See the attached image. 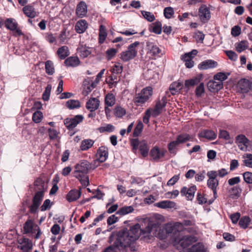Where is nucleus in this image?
<instances>
[{"label": "nucleus", "mask_w": 252, "mask_h": 252, "mask_svg": "<svg viewBox=\"0 0 252 252\" xmlns=\"http://www.w3.org/2000/svg\"><path fill=\"white\" fill-rule=\"evenodd\" d=\"M140 224H136L130 227L129 229H124L120 231L117 239L111 247V252H126V248L130 246L139 238V230Z\"/></svg>", "instance_id": "1"}, {"label": "nucleus", "mask_w": 252, "mask_h": 252, "mask_svg": "<svg viewBox=\"0 0 252 252\" xmlns=\"http://www.w3.org/2000/svg\"><path fill=\"white\" fill-rule=\"evenodd\" d=\"M97 166L98 164H94L93 162L90 163L87 160H81L75 166L73 176L80 182L83 186L86 187L89 184L88 172Z\"/></svg>", "instance_id": "2"}, {"label": "nucleus", "mask_w": 252, "mask_h": 252, "mask_svg": "<svg viewBox=\"0 0 252 252\" xmlns=\"http://www.w3.org/2000/svg\"><path fill=\"white\" fill-rule=\"evenodd\" d=\"M145 228H141L140 225L139 230V237L141 239L148 241L152 240L154 237H157L160 239H165L164 234H161L160 232H157L158 225L149 220H145L144 222Z\"/></svg>", "instance_id": "3"}, {"label": "nucleus", "mask_w": 252, "mask_h": 252, "mask_svg": "<svg viewBox=\"0 0 252 252\" xmlns=\"http://www.w3.org/2000/svg\"><path fill=\"white\" fill-rule=\"evenodd\" d=\"M153 94V89L147 87L143 89L133 99L134 103L137 106H140L148 101Z\"/></svg>", "instance_id": "4"}, {"label": "nucleus", "mask_w": 252, "mask_h": 252, "mask_svg": "<svg viewBox=\"0 0 252 252\" xmlns=\"http://www.w3.org/2000/svg\"><path fill=\"white\" fill-rule=\"evenodd\" d=\"M140 42L135 41L130 44L127 49L121 54V59L124 62H127L134 58L137 54V47Z\"/></svg>", "instance_id": "5"}, {"label": "nucleus", "mask_w": 252, "mask_h": 252, "mask_svg": "<svg viewBox=\"0 0 252 252\" xmlns=\"http://www.w3.org/2000/svg\"><path fill=\"white\" fill-rule=\"evenodd\" d=\"M131 145L132 147L133 152L139 148L141 155L143 158L146 157L149 154V147L145 141L139 142L138 139H134L131 141Z\"/></svg>", "instance_id": "6"}, {"label": "nucleus", "mask_w": 252, "mask_h": 252, "mask_svg": "<svg viewBox=\"0 0 252 252\" xmlns=\"http://www.w3.org/2000/svg\"><path fill=\"white\" fill-rule=\"evenodd\" d=\"M44 193L42 191H37L33 196L32 200V204L29 207L30 212L32 214H35L40 206L44 198Z\"/></svg>", "instance_id": "7"}, {"label": "nucleus", "mask_w": 252, "mask_h": 252, "mask_svg": "<svg viewBox=\"0 0 252 252\" xmlns=\"http://www.w3.org/2000/svg\"><path fill=\"white\" fill-rule=\"evenodd\" d=\"M207 175L209 179L207 180V186L213 192L215 199L217 197V188L219 185V181L216 179L215 172L208 171Z\"/></svg>", "instance_id": "8"}, {"label": "nucleus", "mask_w": 252, "mask_h": 252, "mask_svg": "<svg viewBox=\"0 0 252 252\" xmlns=\"http://www.w3.org/2000/svg\"><path fill=\"white\" fill-rule=\"evenodd\" d=\"M84 119L82 115H77L71 118H66L64 121V124L67 128L69 130L72 129L75 127L77 125L81 123Z\"/></svg>", "instance_id": "9"}, {"label": "nucleus", "mask_w": 252, "mask_h": 252, "mask_svg": "<svg viewBox=\"0 0 252 252\" xmlns=\"http://www.w3.org/2000/svg\"><path fill=\"white\" fill-rule=\"evenodd\" d=\"M4 26L7 29L15 32L19 36L23 34L22 31L18 28V24L14 18H7L4 21Z\"/></svg>", "instance_id": "10"}, {"label": "nucleus", "mask_w": 252, "mask_h": 252, "mask_svg": "<svg viewBox=\"0 0 252 252\" xmlns=\"http://www.w3.org/2000/svg\"><path fill=\"white\" fill-rule=\"evenodd\" d=\"M108 156V149L104 146L100 147L97 151L95 159L94 160V164L99 165V162H103L106 160Z\"/></svg>", "instance_id": "11"}, {"label": "nucleus", "mask_w": 252, "mask_h": 252, "mask_svg": "<svg viewBox=\"0 0 252 252\" xmlns=\"http://www.w3.org/2000/svg\"><path fill=\"white\" fill-rule=\"evenodd\" d=\"M166 153V150L160 149L157 146H155L151 150L150 155L153 160L159 161L165 156Z\"/></svg>", "instance_id": "12"}, {"label": "nucleus", "mask_w": 252, "mask_h": 252, "mask_svg": "<svg viewBox=\"0 0 252 252\" xmlns=\"http://www.w3.org/2000/svg\"><path fill=\"white\" fill-rule=\"evenodd\" d=\"M94 50V48L90 47L83 44H80L77 49V53L82 59H85L89 57V56L92 55Z\"/></svg>", "instance_id": "13"}, {"label": "nucleus", "mask_w": 252, "mask_h": 252, "mask_svg": "<svg viewBox=\"0 0 252 252\" xmlns=\"http://www.w3.org/2000/svg\"><path fill=\"white\" fill-rule=\"evenodd\" d=\"M197 54V51L193 50L192 51L185 53L184 55L182 56L181 59L185 62V65L187 68H191L194 65V62L192 59Z\"/></svg>", "instance_id": "14"}, {"label": "nucleus", "mask_w": 252, "mask_h": 252, "mask_svg": "<svg viewBox=\"0 0 252 252\" xmlns=\"http://www.w3.org/2000/svg\"><path fill=\"white\" fill-rule=\"evenodd\" d=\"M147 47V54L150 55L152 57H159L161 54V50L158 46L155 43L151 42L146 43Z\"/></svg>", "instance_id": "15"}, {"label": "nucleus", "mask_w": 252, "mask_h": 252, "mask_svg": "<svg viewBox=\"0 0 252 252\" xmlns=\"http://www.w3.org/2000/svg\"><path fill=\"white\" fill-rule=\"evenodd\" d=\"M235 142L241 150L248 151L249 140L244 135L240 134L237 136Z\"/></svg>", "instance_id": "16"}, {"label": "nucleus", "mask_w": 252, "mask_h": 252, "mask_svg": "<svg viewBox=\"0 0 252 252\" xmlns=\"http://www.w3.org/2000/svg\"><path fill=\"white\" fill-rule=\"evenodd\" d=\"M166 103V98L162 97L160 100L156 103L155 107L151 110L152 112V116L154 117L158 116L161 113L162 108L165 106Z\"/></svg>", "instance_id": "17"}, {"label": "nucleus", "mask_w": 252, "mask_h": 252, "mask_svg": "<svg viewBox=\"0 0 252 252\" xmlns=\"http://www.w3.org/2000/svg\"><path fill=\"white\" fill-rule=\"evenodd\" d=\"M196 190V187L192 186L189 189L187 187H183L181 190L182 195H185L189 200H191L194 198L195 192Z\"/></svg>", "instance_id": "18"}, {"label": "nucleus", "mask_w": 252, "mask_h": 252, "mask_svg": "<svg viewBox=\"0 0 252 252\" xmlns=\"http://www.w3.org/2000/svg\"><path fill=\"white\" fill-rule=\"evenodd\" d=\"M75 13L79 18L86 16L87 13V6L85 2L81 1L78 3L76 6Z\"/></svg>", "instance_id": "19"}, {"label": "nucleus", "mask_w": 252, "mask_h": 252, "mask_svg": "<svg viewBox=\"0 0 252 252\" xmlns=\"http://www.w3.org/2000/svg\"><path fill=\"white\" fill-rule=\"evenodd\" d=\"M196 241V239L194 237L191 236H185L179 240V245L183 249H185Z\"/></svg>", "instance_id": "20"}, {"label": "nucleus", "mask_w": 252, "mask_h": 252, "mask_svg": "<svg viewBox=\"0 0 252 252\" xmlns=\"http://www.w3.org/2000/svg\"><path fill=\"white\" fill-rule=\"evenodd\" d=\"M81 195V192L80 190L73 189L70 190L66 195V200L69 202H72L77 200Z\"/></svg>", "instance_id": "21"}, {"label": "nucleus", "mask_w": 252, "mask_h": 252, "mask_svg": "<svg viewBox=\"0 0 252 252\" xmlns=\"http://www.w3.org/2000/svg\"><path fill=\"white\" fill-rule=\"evenodd\" d=\"M99 105V100L94 97L91 98L86 103V108L90 111H94L98 109Z\"/></svg>", "instance_id": "22"}, {"label": "nucleus", "mask_w": 252, "mask_h": 252, "mask_svg": "<svg viewBox=\"0 0 252 252\" xmlns=\"http://www.w3.org/2000/svg\"><path fill=\"white\" fill-rule=\"evenodd\" d=\"M88 24L85 20L78 21L75 26V30L78 33H84L88 28Z\"/></svg>", "instance_id": "23"}, {"label": "nucleus", "mask_w": 252, "mask_h": 252, "mask_svg": "<svg viewBox=\"0 0 252 252\" xmlns=\"http://www.w3.org/2000/svg\"><path fill=\"white\" fill-rule=\"evenodd\" d=\"M242 189L238 186H234L228 190V197L233 199H238L241 195Z\"/></svg>", "instance_id": "24"}, {"label": "nucleus", "mask_w": 252, "mask_h": 252, "mask_svg": "<svg viewBox=\"0 0 252 252\" xmlns=\"http://www.w3.org/2000/svg\"><path fill=\"white\" fill-rule=\"evenodd\" d=\"M96 86V85L92 81L86 79L84 82L83 94L84 95H87Z\"/></svg>", "instance_id": "25"}, {"label": "nucleus", "mask_w": 252, "mask_h": 252, "mask_svg": "<svg viewBox=\"0 0 252 252\" xmlns=\"http://www.w3.org/2000/svg\"><path fill=\"white\" fill-rule=\"evenodd\" d=\"M199 15L202 21L208 20L211 17L208 8L205 5L201 6L199 9Z\"/></svg>", "instance_id": "26"}, {"label": "nucleus", "mask_w": 252, "mask_h": 252, "mask_svg": "<svg viewBox=\"0 0 252 252\" xmlns=\"http://www.w3.org/2000/svg\"><path fill=\"white\" fill-rule=\"evenodd\" d=\"M23 12L28 17L33 18L37 16V13L33 6L27 5L23 8Z\"/></svg>", "instance_id": "27"}, {"label": "nucleus", "mask_w": 252, "mask_h": 252, "mask_svg": "<svg viewBox=\"0 0 252 252\" xmlns=\"http://www.w3.org/2000/svg\"><path fill=\"white\" fill-rule=\"evenodd\" d=\"M208 88L211 92H218L222 88V83L220 81L210 80L208 83Z\"/></svg>", "instance_id": "28"}, {"label": "nucleus", "mask_w": 252, "mask_h": 252, "mask_svg": "<svg viewBox=\"0 0 252 252\" xmlns=\"http://www.w3.org/2000/svg\"><path fill=\"white\" fill-rule=\"evenodd\" d=\"M217 65V62L208 60L202 62L198 65V68L201 70H205L211 68H213Z\"/></svg>", "instance_id": "29"}, {"label": "nucleus", "mask_w": 252, "mask_h": 252, "mask_svg": "<svg viewBox=\"0 0 252 252\" xmlns=\"http://www.w3.org/2000/svg\"><path fill=\"white\" fill-rule=\"evenodd\" d=\"M198 136L200 137L205 138L209 140H213L217 137V134L211 130H202L199 133Z\"/></svg>", "instance_id": "30"}, {"label": "nucleus", "mask_w": 252, "mask_h": 252, "mask_svg": "<svg viewBox=\"0 0 252 252\" xmlns=\"http://www.w3.org/2000/svg\"><path fill=\"white\" fill-rule=\"evenodd\" d=\"M34 186L36 190L42 191L43 193L46 190L45 181L41 178H38L34 181Z\"/></svg>", "instance_id": "31"}, {"label": "nucleus", "mask_w": 252, "mask_h": 252, "mask_svg": "<svg viewBox=\"0 0 252 252\" xmlns=\"http://www.w3.org/2000/svg\"><path fill=\"white\" fill-rule=\"evenodd\" d=\"M250 82L245 79L240 80L238 83V87L243 93H247L250 90Z\"/></svg>", "instance_id": "32"}, {"label": "nucleus", "mask_w": 252, "mask_h": 252, "mask_svg": "<svg viewBox=\"0 0 252 252\" xmlns=\"http://www.w3.org/2000/svg\"><path fill=\"white\" fill-rule=\"evenodd\" d=\"M64 63L67 67H75L79 64L80 61L77 57H70L65 59Z\"/></svg>", "instance_id": "33"}, {"label": "nucleus", "mask_w": 252, "mask_h": 252, "mask_svg": "<svg viewBox=\"0 0 252 252\" xmlns=\"http://www.w3.org/2000/svg\"><path fill=\"white\" fill-rule=\"evenodd\" d=\"M156 206L162 209L172 208L175 207L176 203L171 201L164 200L157 203Z\"/></svg>", "instance_id": "34"}, {"label": "nucleus", "mask_w": 252, "mask_h": 252, "mask_svg": "<svg viewBox=\"0 0 252 252\" xmlns=\"http://www.w3.org/2000/svg\"><path fill=\"white\" fill-rule=\"evenodd\" d=\"M174 230V226L171 223H167L163 226L162 229H160L158 232H160L161 234H164L165 238L167 237V235L173 232Z\"/></svg>", "instance_id": "35"}, {"label": "nucleus", "mask_w": 252, "mask_h": 252, "mask_svg": "<svg viewBox=\"0 0 252 252\" xmlns=\"http://www.w3.org/2000/svg\"><path fill=\"white\" fill-rule=\"evenodd\" d=\"M94 141L90 139H84L82 141L80 149L81 151H87L94 145Z\"/></svg>", "instance_id": "36"}, {"label": "nucleus", "mask_w": 252, "mask_h": 252, "mask_svg": "<svg viewBox=\"0 0 252 252\" xmlns=\"http://www.w3.org/2000/svg\"><path fill=\"white\" fill-rule=\"evenodd\" d=\"M57 54L61 60L65 59L69 55L68 48L66 46L59 48L57 51Z\"/></svg>", "instance_id": "37"}, {"label": "nucleus", "mask_w": 252, "mask_h": 252, "mask_svg": "<svg viewBox=\"0 0 252 252\" xmlns=\"http://www.w3.org/2000/svg\"><path fill=\"white\" fill-rule=\"evenodd\" d=\"M201 78V75H199L191 79L186 80L185 84V87L189 88L190 87L194 86L200 82Z\"/></svg>", "instance_id": "38"}, {"label": "nucleus", "mask_w": 252, "mask_h": 252, "mask_svg": "<svg viewBox=\"0 0 252 252\" xmlns=\"http://www.w3.org/2000/svg\"><path fill=\"white\" fill-rule=\"evenodd\" d=\"M99 43L100 44L103 43L107 35V33L106 32V29L104 26L101 25L99 26Z\"/></svg>", "instance_id": "39"}, {"label": "nucleus", "mask_w": 252, "mask_h": 252, "mask_svg": "<svg viewBox=\"0 0 252 252\" xmlns=\"http://www.w3.org/2000/svg\"><path fill=\"white\" fill-rule=\"evenodd\" d=\"M183 87V84L180 82H173L170 86L169 89L172 94L179 92Z\"/></svg>", "instance_id": "40"}, {"label": "nucleus", "mask_w": 252, "mask_h": 252, "mask_svg": "<svg viewBox=\"0 0 252 252\" xmlns=\"http://www.w3.org/2000/svg\"><path fill=\"white\" fill-rule=\"evenodd\" d=\"M45 68L48 75H53L55 72L53 63L50 60H48L45 63Z\"/></svg>", "instance_id": "41"}, {"label": "nucleus", "mask_w": 252, "mask_h": 252, "mask_svg": "<svg viewBox=\"0 0 252 252\" xmlns=\"http://www.w3.org/2000/svg\"><path fill=\"white\" fill-rule=\"evenodd\" d=\"M66 106L69 109H74L80 107V102L79 100L74 99H70L66 102Z\"/></svg>", "instance_id": "42"}, {"label": "nucleus", "mask_w": 252, "mask_h": 252, "mask_svg": "<svg viewBox=\"0 0 252 252\" xmlns=\"http://www.w3.org/2000/svg\"><path fill=\"white\" fill-rule=\"evenodd\" d=\"M134 211V208L131 206H124L120 208L116 213V215L124 216L131 213Z\"/></svg>", "instance_id": "43"}, {"label": "nucleus", "mask_w": 252, "mask_h": 252, "mask_svg": "<svg viewBox=\"0 0 252 252\" xmlns=\"http://www.w3.org/2000/svg\"><path fill=\"white\" fill-rule=\"evenodd\" d=\"M34 223L32 220H28L24 225V230L25 234H29L32 232Z\"/></svg>", "instance_id": "44"}, {"label": "nucleus", "mask_w": 252, "mask_h": 252, "mask_svg": "<svg viewBox=\"0 0 252 252\" xmlns=\"http://www.w3.org/2000/svg\"><path fill=\"white\" fill-rule=\"evenodd\" d=\"M235 46L236 51L239 53H241L249 47L248 42L246 41H242L239 43H237L235 44Z\"/></svg>", "instance_id": "45"}, {"label": "nucleus", "mask_w": 252, "mask_h": 252, "mask_svg": "<svg viewBox=\"0 0 252 252\" xmlns=\"http://www.w3.org/2000/svg\"><path fill=\"white\" fill-rule=\"evenodd\" d=\"M251 221L250 218L248 216L242 217L239 221V225L241 228L246 229L248 227Z\"/></svg>", "instance_id": "46"}, {"label": "nucleus", "mask_w": 252, "mask_h": 252, "mask_svg": "<svg viewBox=\"0 0 252 252\" xmlns=\"http://www.w3.org/2000/svg\"><path fill=\"white\" fill-rule=\"evenodd\" d=\"M179 144H180L177 139L176 140L170 142L167 146L169 152L171 154H176L175 149Z\"/></svg>", "instance_id": "47"}, {"label": "nucleus", "mask_w": 252, "mask_h": 252, "mask_svg": "<svg viewBox=\"0 0 252 252\" xmlns=\"http://www.w3.org/2000/svg\"><path fill=\"white\" fill-rule=\"evenodd\" d=\"M141 12L143 17L148 21L151 22L155 20V17L152 13L144 10L141 11Z\"/></svg>", "instance_id": "48"}, {"label": "nucleus", "mask_w": 252, "mask_h": 252, "mask_svg": "<svg viewBox=\"0 0 252 252\" xmlns=\"http://www.w3.org/2000/svg\"><path fill=\"white\" fill-rule=\"evenodd\" d=\"M105 104L107 106L105 107V111L107 117L108 118L110 117V109L109 107L110 106V94L108 93L105 97Z\"/></svg>", "instance_id": "49"}, {"label": "nucleus", "mask_w": 252, "mask_h": 252, "mask_svg": "<svg viewBox=\"0 0 252 252\" xmlns=\"http://www.w3.org/2000/svg\"><path fill=\"white\" fill-rule=\"evenodd\" d=\"M180 144L186 142L187 141L190 140L192 137L188 134H183L179 135L176 138Z\"/></svg>", "instance_id": "50"}, {"label": "nucleus", "mask_w": 252, "mask_h": 252, "mask_svg": "<svg viewBox=\"0 0 252 252\" xmlns=\"http://www.w3.org/2000/svg\"><path fill=\"white\" fill-rule=\"evenodd\" d=\"M126 110L120 106L116 107L114 110V114L117 117H122L126 114Z\"/></svg>", "instance_id": "51"}, {"label": "nucleus", "mask_w": 252, "mask_h": 252, "mask_svg": "<svg viewBox=\"0 0 252 252\" xmlns=\"http://www.w3.org/2000/svg\"><path fill=\"white\" fill-rule=\"evenodd\" d=\"M162 24L160 22H156L153 24L152 31L156 34H160L162 31Z\"/></svg>", "instance_id": "52"}, {"label": "nucleus", "mask_w": 252, "mask_h": 252, "mask_svg": "<svg viewBox=\"0 0 252 252\" xmlns=\"http://www.w3.org/2000/svg\"><path fill=\"white\" fill-rule=\"evenodd\" d=\"M43 118L42 113L40 111H36L33 115L32 119V121L35 123H39L41 122Z\"/></svg>", "instance_id": "53"}, {"label": "nucleus", "mask_w": 252, "mask_h": 252, "mask_svg": "<svg viewBox=\"0 0 252 252\" xmlns=\"http://www.w3.org/2000/svg\"><path fill=\"white\" fill-rule=\"evenodd\" d=\"M52 87L51 85H48L45 88L44 92L42 94V98L45 101L49 100L51 91Z\"/></svg>", "instance_id": "54"}, {"label": "nucleus", "mask_w": 252, "mask_h": 252, "mask_svg": "<svg viewBox=\"0 0 252 252\" xmlns=\"http://www.w3.org/2000/svg\"><path fill=\"white\" fill-rule=\"evenodd\" d=\"M193 37L197 42L202 43L205 37V34L203 32L198 31L194 33Z\"/></svg>", "instance_id": "55"}, {"label": "nucleus", "mask_w": 252, "mask_h": 252, "mask_svg": "<svg viewBox=\"0 0 252 252\" xmlns=\"http://www.w3.org/2000/svg\"><path fill=\"white\" fill-rule=\"evenodd\" d=\"M112 70V72L113 73H115L117 74H119L121 73L123 70L122 65L120 63H115L112 66V69H111V71Z\"/></svg>", "instance_id": "56"}, {"label": "nucleus", "mask_w": 252, "mask_h": 252, "mask_svg": "<svg viewBox=\"0 0 252 252\" xmlns=\"http://www.w3.org/2000/svg\"><path fill=\"white\" fill-rule=\"evenodd\" d=\"M203 247L202 245L199 243L193 245L189 249V252H203Z\"/></svg>", "instance_id": "57"}, {"label": "nucleus", "mask_w": 252, "mask_h": 252, "mask_svg": "<svg viewBox=\"0 0 252 252\" xmlns=\"http://www.w3.org/2000/svg\"><path fill=\"white\" fill-rule=\"evenodd\" d=\"M209 172H215L216 177L219 176L220 177H223L228 174L227 171L224 168H221L218 171H210Z\"/></svg>", "instance_id": "58"}, {"label": "nucleus", "mask_w": 252, "mask_h": 252, "mask_svg": "<svg viewBox=\"0 0 252 252\" xmlns=\"http://www.w3.org/2000/svg\"><path fill=\"white\" fill-rule=\"evenodd\" d=\"M174 13V10L171 7H167L164 9V16L167 19L171 18Z\"/></svg>", "instance_id": "59"}, {"label": "nucleus", "mask_w": 252, "mask_h": 252, "mask_svg": "<svg viewBox=\"0 0 252 252\" xmlns=\"http://www.w3.org/2000/svg\"><path fill=\"white\" fill-rule=\"evenodd\" d=\"M244 181L247 184H252V173L250 172H245L243 174Z\"/></svg>", "instance_id": "60"}, {"label": "nucleus", "mask_w": 252, "mask_h": 252, "mask_svg": "<svg viewBox=\"0 0 252 252\" xmlns=\"http://www.w3.org/2000/svg\"><path fill=\"white\" fill-rule=\"evenodd\" d=\"M48 132L50 139L54 140L57 138L59 133L56 129L50 128L48 129Z\"/></svg>", "instance_id": "61"}, {"label": "nucleus", "mask_w": 252, "mask_h": 252, "mask_svg": "<svg viewBox=\"0 0 252 252\" xmlns=\"http://www.w3.org/2000/svg\"><path fill=\"white\" fill-rule=\"evenodd\" d=\"M227 76L224 73L220 72L214 76V80L222 82L223 81L227 79Z\"/></svg>", "instance_id": "62"}, {"label": "nucleus", "mask_w": 252, "mask_h": 252, "mask_svg": "<svg viewBox=\"0 0 252 252\" xmlns=\"http://www.w3.org/2000/svg\"><path fill=\"white\" fill-rule=\"evenodd\" d=\"M51 207V200L49 199H47L44 201L43 204L40 207V210L41 211H45L50 209Z\"/></svg>", "instance_id": "63"}, {"label": "nucleus", "mask_w": 252, "mask_h": 252, "mask_svg": "<svg viewBox=\"0 0 252 252\" xmlns=\"http://www.w3.org/2000/svg\"><path fill=\"white\" fill-rule=\"evenodd\" d=\"M246 158L247 159L244 160L245 165L248 167L252 168V154H247Z\"/></svg>", "instance_id": "64"}]
</instances>
